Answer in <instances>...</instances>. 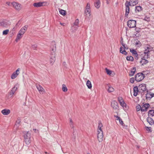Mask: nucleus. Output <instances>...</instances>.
<instances>
[{"label": "nucleus", "instance_id": "f257e3e1", "mask_svg": "<svg viewBox=\"0 0 154 154\" xmlns=\"http://www.w3.org/2000/svg\"><path fill=\"white\" fill-rule=\"evenodd\" d=\"M138 0H131L130 2L127 1L125 2V3L126 8L125 13V17H127L130 11L129 6H133L136 5L138 3Z\"/></svg>", "mask_w": 154, "mask_h": 154}, {"label": "nucleus", "instance_id": "f03ea898", "mask_svg": "<svg viewBox=\"0 0 154 154\" xmlns=\"http://www.w3.org/2000/svg\"><path fill=\"white\" fill-rule=\"evenodd\" d=\"M31 133L29 132H25L24 135V141L26 144H29L31 142Z\"/></svg>", "mask_w": 154, "mask_h": 154}, {"label": "nucleus", "instance_id": "7ed1b4c3", "mask_svg": "<svg viewBox=\"0 0 154 154\" xmlns=\"http://www.w3.org/2000/svg\"><path fill=\"white\" fill-rule=\"evenodd\" d=\"M111 106L115 112L118 114L119 110V106L118 103L115 100H112L111 103Z\"/></svg>", "mask_w": 154, "mask_h": 154}, {"label": "nucleus", "instance_id": "20e7f679", "mask_svg": "<svg viewBox=\"0 0 154 154\" xmlns=\"http://www.w3.org/2000/svg\"><path fill=\"white\" fill-rule=\"evenodd\" d=\"M118 100L119 102L120 105L123 107L124 110H127L128 109V106L126 103L124 102L123 98L121 97H119L118 98Z\"/></svg>", "mask_w": 154, "mask_h": 154}, {"label": "nucleus", "instance_id": "39448f33", "mask_svg": "<svg viewBox=\"0 0 154 154\" xmlns=\"http://www.w3.org/2000/svg\"><path fill=\"white\" fill-rule=\"evenodd\" d=\"M144 78V75L142 73H138L136 75L135 77V80L139 82L142 80Z\"/></svg>", "mask_w": 154, "mask_h": 154}, {"label": "nucleus", "instance_id": "423d86ee", "mask_svg": "<svg viewBox=\"0 0 154 154\" xmlns=\"http://www.w3.org/2000/svg\"><path fill=\"white\" fill-rule=\"evenodd\" d=\"M136 22L133 20H130L127 22V24L128 27L130 28L135 27L136 26Z\"/></svg>", "mask_w": 154, "mask_h": 154}, {"label": "nucleus", "instance_id": "0eeeda50", "mask_svg": "<svg viewBox=\"0 0 154 154\" xmlns=\"http://www.w3.org/2000/svg\"><path fill=\"white\" fill-rule=\"evenodd\" d=\"M47 3V2H40L34 3L33 4V5L35 7L38 8L42 6H46Z\"/></svg>", "mask_w": 154, "mask_h": 154}, {"label": "nucleus", "instance_id": "6e6552de", "mask_svg": "<svg viewBox=\"0 0 154 154\" xmlns=\"http://www.w3.org/2000/svg\"><path fill=\"white\" fill-rule=\"evenodd\" d=\"M97 140L99 142H101L103 138V132H97Z\"/></svg>", "mask_w": 154, "mask_h": 154}, {"label": "nucleus", "instance_id": "1a4fd4ad", "mask_svg": "<svg viewBox=\"0 0 154 154\" xmlns=\"http://www.w3.org/2000/svg\"><path fill=\"white\" fill-rule=\"evenodd\" d=\"M12 6L16 10L18 11H20L22 8L21 5L20 4L15 2H13Z\"/></svg>", "mask_w": 154, "mask_h": 154}, {"label": "nucleus", "instance_id": "9d476101", "mask_svg": "<svg viewBox=\"0 0 154 154\" xmlns=\"http://www.w3.org/2000/svg\"><path fill=\"white\" fill-rule=\"evenodd\" d=\"M20 69L19 68H18L16 71L14 72L11 75V78L12 79H14L16 78L19 75L20 73Z\"/></svg>", "mask_w": 154, "mask_h": 154}, {"label": "nucleus", "instance_id": "9b49d317", "mask_svg": "<svg viewBox=\"0 0 154 154\" xmlns=\"http://www.w3.org/2000/svg\"><path fill=\"white\" fill-rule=\"evenodd\" d=\"M103 126L102 123L101 122H99L98 125L97 132H103Z\"/></svg>", "mask_w": 154, "mask_h": 154}, {"label": "nucleus", "instance_id": "f8f14e48", "mask_svg": "<svg viewBox=\"0 0 154 154\" xmlns=\"http://www.w3.org/2000/svg\"><path fill=\"white\" fill-rule=\"evenodd\" d=\"M28 26L27 25H25L21 29L19 30L18 32L20 33L21 34L23 35L24 33L26 31Z\"/></svg>", "mask_w": 154, "mask_h": 154}, {"label": "nucleus", "instance_id": "ddd939ff", "mask_svg": "<svg viewBox=\"0 0 154 154\" xmlns=\"http://www.w3.org/2000/svg\"><path fill=\"white\" fill-rule=\"evenodd\" d=\"M150 105L149 103H146L144 104L142 107L141 111L144 112L147 110L148 108L149 107Z\"/></svg>", "mask_w": 154, "mask_h": 154}, {"label": "nucleus", "instance_id": "4468645a", "mask_svg": "<svg viewBox=\"0 0 154 154\" xmlns=\"http://www.w3.org/2000/svg\"><path fill=\"white\" fill-rule=\"evenodd\" d=\"M55 54H52L50 60V63L52 65L55 62Z\"/></svg>", "mask_w": 154, "mask_h": 154}, {"label": "nucleus", "instance_id": "2eb2a0df", "mask_svg": "<svg viewBox=\"0 0 154 154\" xmlns=\"http://www.w3.org/2000/svg\"><path fill=\"white\" fill-rule=\"evenodd\" d=\"M139 89L144 91L147 90L146 85L145 84H142L139 85Z\"/></svg>", "mask_w": 154, "mask_h": 154}, {"label": "nucleus", "instance_id": "dca6fc26", "mask_svg": "<svg viewBox=\"0 0 154 154\" xmlns=\"http://www.w3.org/2000/svg\"><path fill=\"white\" fill-rule=\"evenodd\" d=\"M10 112L11 111L9 109H4L2 111V113L4 115H8Z\"/></svg>", "mask_w": 154, "mask_h": 154}, {"label": "nucleus", "instance_id": "f3484780", "mask_svg": "<svg viewBox=\"0 0 154 154\" xmlns=\"http://www.w3.org/2000/svg\"><path fill=\"white\" fill-rule=\"evenodd\" d=\"M36 88L38 90L40 93H43L44 92H45V90L40 85H37Z\"/></svg>", "mask_w": 154, "mask_h": 154}, {"label": "nucleus", "instance_id": "a211bd4d", "mask_svg": "<svg viewBox=\"0 0 154 154\" xmlns=\"http://www.w3.org/2000/svg\"><path fill=\"white\" fill-rule=\"evenodd\" d=\"M146 59L141 57V60L140 61V63L141 64V65H145L148 62V60Z\"/></svg>", "mask_w": 154, "mask_h": 154}, {"label": "nucleus", "instance_id": "6ab92c4d", "mask_svg": "<svg viewBox=\"0 0 154 154\" xmlns=\"http://www.w3.org/2000/svg\"><path fill=\"white\" fill-rule=\"evenodd\" d=\"M114 117L116 118V119L119 122V123L121 125H123L124 123L123 121H122V119L118 116L114 115Z\"/></svg>", "mask_w": 154, "mask_h": 154}, {"label": "nucleus", "instance_id": "aec40b11", "mask_svg": "<svg viewBox=\"0 0 154 154\" xmlns=\"http://www.w3.org/2000/svg\"><path fill=\"white\" fill-rule=\"evenodd\" d=\"M154 97V94L152 93H148L146 94V98L151 99Z\"/></svg>", "mask_w": 154, "mask_h": 154}, {"label": "nucleus", "instance_id": "412c9836", "mask_svg": "<svg viewBox=\"0 0 154 154\" xmlns=\"http://www.w3.org/2000/svg\"><path fill=\"white\" fill-rule=\"evenodd\" d=\"M136 71V69L135 67L133 68L129 72V75L132 76H133L135 74Z\"/></svg>", "mask_w": 154, "mask_h": 154}, {"label": "nucleus", "instance_id": "4be33fe9", "mask_svg": "<svg viewBox=\"0 0 154 154\" xmlns=\"http://www.w3.org/2000/svg\"><path fill=\"white\" fill-rule=\"evenodd\" d=\"M134 96H136L138 93V87L135 86L134 88Z\"/></svg>", "mask_w": 154, "mask_h": 154}, {"label": "nucleus", "instance_id": "5701e85b", "mask_svg": "<svg viewBox=\"0 0 154 154\" xmlns=\"http://www.w3.org/2000/svg\"><path fill=\"white\" fill-rule=\"evenodd\" d=\"M100 2L99 0H96L94 5L97 8H99L100 6Z\"/></svg>", "mask_w": 154, "mask_h": 154}, {"label": "nucleus", "instance_id": "b1692460", "mask_svg": "<svg viewBox=\"0 0 154 154\" xmlns=\"http://www.w3.org/2000/svg\"><path fill=\"white\" fill-rule=\"evenodd\" d=\"M107 91L109 93L113 92L114 91V89L110 85H108V88L107 89Z\"/></svg>", "mask_w": 154, "mask_h": 154}, {"label": "nucleus", "instance_id": "393cba45", "mask_svg": "<svg viewBox=\"0 0 154 154\" xmlns=\"http://www.w3.org/2000/svg\"><path fill=\"white\" fill-rule=\"evenodd\" d=\"M1 25L3 27H7L8 26L7 21L6 20H4L1 23Z\"/></svg>", "mask_w": 154, "mask_h": 154}, {"label": "nucleus", "instance_id": "a878e982", "mask_svg": "<svg viewBox=\"0 0 154 154\" xmlns=\"http://www.w3.org/2000/svg\"><path fill=\"white\" fill-rule=\"evenodd\" d=\"M125 49H126V48H124L123 47H121L120 48V51L121 53L125 55H126L127 54V53L125 50Z\"/></svg>", "mask_w": 154, "mask_h": 154}, {"label": "nucleus", "instance_id": "bb28decb", "mask_svg": "<svg viewBox=\"0 0 154 154\" xmlns=\"http://www.w3.org/2000/svg\"><path fill=\"white\" fill-rule=\"evenodd\" d=\"M69 126L72 129H74V124L73 123V121L72 120V119L71 118H70L69 119Z\"/></svg>", "mask_w": 154, "mask_h": 154}, {"label": "nucleus", "instance_id": "cd10ccee", "mask_svg": "<svg viewBox=\"0 0 154 154\" xmlns=\"http://www.w3.org/2000/svg\"><path fill=\"white\" fill-rule=\"evenodd\" d=\"M23 35L21 34L20 33L18 32L17 34V38L15 39V41L16 42H17L22 38Z\"/></svg>", "mask_w": 154, "mask_h": 154}, {"label": "nucleus", "instance_id": "c85d7f7f", "mask_svg": "<svg viewBox=\"0 0 154 154\" xmlns=\"http://www.w3.org/2000/svg\"><path fill=\"white\" fill-rule=\"evenodd\" d=\"M148 116L149 117H152L154 116V110H151L149 111Z\"/></svg>", "mask_w": 154, "mask_h": 154}, {"label": "nucleus", "instance_id": "c756f323", "mask_svg": "<svg viewBox=\"0 0 154 154\" xmlns=\"http://www.w3.org/2000/svg\"><path fill=\"white\" fill-rule=\"evenodd\" d=\"M142 10V8L140 6H136L135 8V11L136 13L139 12Z\"/></svg>", "mask_w": 154, "mask_h": 154}, {"label": "nucleus", "instance_id": "7c9ffc66", "mask_svg": "<svg viewBox=\"0 0 154 154\" xmlns=\"http://www.w3.org/2000/svg\"><path fill=\"white\" fill-rule=\"evenodd\" d=\"M18 87V85L17 84H16L13 88H12V94H13L15 91H16L17 89V87Z\"/></svg>", "mask_w": 154, "mask_h": 154}, {"label": "nucleus", "instance_id": "2f4dec72", "mask_svg": "<svg viewBox=\"0 0 154 154\" xmlns=\"http://www.w3.org/2000/svg\"><path fill=\"white\" fill-rule=\"evenodd\" d=\"M149 57V54H148L143 53L141 54V57L145 59H147Z\"/></svg>", "mask_w": 154, "mask_h": 154}, {"label": "nucleus", "instance_id": "473e14b6", "mask_svg": "<svg viewBox=\"0 0 154 154\" xmlns=\"http://www.w3.org/2000/svg\"><path fill=\"white\" fill-rule=\"evenodd\" d=\"M86 85L89 89H91L92 88V86L91 82L89 80H88L87 82Z\"/></svg>", "mask_w": 154, "mask_h": 154}, {"label": "nucleus", "instance_id": "72a5a7b5", "mask_svg": "<svg viewBox=\"0 0 154 154\" xmlns=\"http://www.w3.org/2000/svg\"><path fill=\"white\" fill-rule=\"evenodd\" d=\"M19 25V23H17L15 25V26L12 29L11 32H12V33H13L14 31H15L18 27Z\"/></svg>", "mask_w": 154, "mask_h": 154}, {"label": "nucleus", "instance_id": "f704fd0d", "mask_svg": "<svg viewBox=\"0 0 154 154\" xmlns=\"http://www.w3.org/2000/svg\"><path fill=\"white\" fill-rule=\"evenodd\" d=\"M150 46L148 45L147 47L146 48V49H145L144 51V52L143 53H144V54H149V53L150 52Z\"/></svg>", "mask_w": 154, "mask_h": 154}, {"label": "nucleus", "instance_id": "c9c22d12", "mask_svg": "<svg viewBox=\"0 0 154 154\" xmlns=\"http://www.w3.org/2000/svg\"><path fill=\"white\" fill-rule=\"evenodd\" d=\"M62 89L63 91L64 92H66L68 90L66 85L64 84H63L62 85Z\"/></svg>", "mask_w": 154, "mask_h": 154}, {"label": "nucleus", "instance_id": "e433bc0d", "mask_svg": "<svg viewBox=\"0 0 154 154\" xmlns=\"http://www.w3.org/2000/svg\"><path fill=\"white\" fill-rule=\"evenodd\" d=\"M59 12H60V13L63 16H65L66 14V11L65 10H63L61 9V10H60L59 11Z\"/></svg>", "mask_w": 154, "mask_h": 154}, {"label": "nucleus", "instance_id": "4c0bfd02", "mask_svg": "<svg viewBox=\"0 0 154 154\" xmlns=\"http://www.w3.org/2000/svg\"><path fill=\"white\" fill-rule=\"evenodd\" d=\"M127 60L132 61L134 60L133 57L131 56H127L126 57Z\"/></svg>", "mask_w": 154, "mask_h": 154}, {"label": "nucleus", "instance_id": "58836bf2", "mask_svg": "<svg viewBox=\"0 0 154 154\" xmlns=\"http://www.w3.org/2000/svg\"><path fill=\"white\" fill-rule=\"evenodd\" d=\"M79 23V20L78 19H76L75 21V22L74 23V24L73 26L72 27V28H73L75 26L76 27L77 26Z\"/></svg>", "mask_w": 154, "mask_h": 154}, {"label": "nucleus", "instance_id": "ea45409f", "mask_svg": "<svg viewBox=\"0 0 154 154\" xmlns=\"http://www.w3.org/2000/svg\"><path fill=\"white\" fill-rule=\"evenodd\" d=\"M85 12L86 15L89 14V15H90L91 10L85 9Z\"/></svg>", "mask_w": 154, "mask_h": 154}, {"label": "nucleus", "instance_id": "a19ab883", "mask_svg": "<svg viewBox=\"0 0 154 154\" xmlns=\"http://www.w3.org/2000/svg\"><path fill=\"white\" fill-rule=\"evenodd\" d=\"M120 43L122 45L123 47L124 48H126V49H128V48L127 46L125 45L123 43L122 39V40L121 41Z\"/></svg>", "mask_w": 154, "mask_h": 154}, {"label": "nucleus", "instance_id": "79ce46f5", "mask_svg": "<svg viewBox=\"0 0 154 154\" xmlns=\"http://www.w3.org/2000/svg\"><path fill=\"white\" fill-rule=\"evenodd\" d=\"M105 70L107 74L110 75L112 74V71H111L107 69V68L105 69Z\"/></svg>", "mask_w": 154, "mask_h": 154}, {"label": "nucleus", "instance_id": "37998d69", "mask_svg": "<svg viewBox=\"0 0 154 154\" xmlns=\"http://www.w3.org/2000/svg\"><path fill=\"white\" fill-rule=\"evenodd\" d=\"M9 32V30L8 29H6L3 32L2 34L4 35H6Z\"/></svg>", "mask_w": 154, "mask_h": 154}, {"label": "nucleus", "instance_id": "c03bdc74", "mask_svg": "<svg viewBox=\"0 0 154 154\" xmlns=\"http://www.w3.org/2000/svg\"><path fill=\"white\" fill-rule=\"evenodd\" d=\"M130 51L132 54H137V52L134 49H130Z\"/></svg>", "mask_w": 154, "mask_h": 154}, {"label": "nucleus", "instance_id": "a18cd8bd", "mask_svg": "<svg viewBox=\"0 0 154 154\" xmlns=\"http://www.w3.org/2000/svg\"><path fill=\"white\" fill-rule=\"evenodd\" d=\"M141 107L139 105L136 106V110L137 111H139L140 109L141 110Z\"/></svg>", "mask_w": 154, "mask_h": 154}, {"label": "nucleus", "instance_id": "49530a36", "mask_svg": "<svg viewBox=\"0 0 154 154\" xmlns=\"http://www.w3.org/2000/svg\"><path fill=\"white\" fill-rule=\"evenodd\" d=\"M7 5L10 6H13V2H7L6 3Z\"/></svg>", "mask_w": 154, "mask_h": 154}, {"label": "nucleus", "instance_id": "de8ad7c7", "mask_svg": "<svg viewBox=\"0 0 154 154\" xmlns=\"http://www.w3.org/2000/svg\"><path fill=\"white\" fill-rule=\"evenodd\" d=\"M86 9L90 10V5L89 3H87L86 7Z\"/></svg>", "mask_w": 154, "mask_h": 154}, {"label": "nucleus", "instance_id": "09e8293b", "mask_svg": "<svg viewBox=\"0 0 154 154\" xmlns=\"http://www.w3.org/2000/svg\"><path fill=\"white\" fill-rule=\"evenodd\" d=\"M130 82L131 83H133L134 82V78H131L130 80Z\"/></svg>", "mask_w": 154, "mask_h": 154}, {"label": "nucleus", "instance_id": "8fccbe9b", "mask_svg": "<svg viewBox=\"0 0 154 154\" xmlns=\"http://www.w3.org/2000/svg\"><path fill=\"white\" fill-rule=\"evenodd\" d=\"M144 20L149 21L150 20L149 17H145L144 19Z\"/></svg>", "mask_w": 154, "mask_h": 154}, {"label": "nucleus", "instance_id": "3c124183", "mask_svg": "<svg viewBox=\"0 0 154 154\" xmlns=\"http://www.w3.org/2000/svg\"><path fill=\"white\" fill-rule=\"evenodd\" d=\"M135 44L138 46H140L141 45V43L139 41L137 42L136 43H135Z\"/></svg>", "mask_w": 154, "mask_h": 154}, {"label": "nucleus", "instance_id": "603ef678", "mask_svg": "<svg viewBox=\"0 0 154 154\" xmlns=\"http://www.w3.org/2000/svg\"><path fill=\"white\" fill-rule=\"evenodd\" d=\"M52 51H53V52L52 54L55 53V52L56 51V46L54 47L53 48H52Z\"/></svg>", "mask_w": 154, "mask_h": 154}, {"label": "nucleus", "instance_id": "864d4df0", "mask_svg": "<svg viewBox=\"0 0 154 154\" xmlns=\"http://www.w3.org/2000/svg\"><path fill=\"white\" fill-rule=\"evenodd\" d=\"M151 127H146V130L148 131H149L151 130Z\"/></svg>", "mask_w": 154, "mask_h": 154}, {"label": "nucleus", "instance_id": "5fc2aeb1", "mask_svg": "<svg viewBox=\"0 0 154 154\" xmlns=\"http://www.w3.org/2000/svg\"><path fill=\"white\" fill-rule=\"evenodd\" d=\"M147 121L149 122H151L152 121V119L150 117L148 118L147 119Z\"/></svg>", "mask_w": 154, "mask_h": 154}, {"label": "nucleus", "instance_id": "6e6d98bb", "mask_svg": "<svg viewBox=\"0 0 154 154\" xmlns=\"http://www.w3.org/2000/svg\"><path fill=\"white\" fill-rule=\"evenodd\" d=\"M135 58L136 59H138V54H135Z\"/></svg>", "mask_w": 154, "mask_h": 154}, {"label": "nucleus", "instance_id": "4d7b16f0", "mask_svg": "<svg viewBox=\"0 0 154 154\" xmlns=\"http://www.w3.org/2000/svg\"><path fill=\"white\" fill-rule=\"evenodd\" d=\"M32 48L34 50H36V47L35 45H33L32 46Z\"/></svg>", "mask_w": 154, "mask_h": 154}, {"label": "nucleus", "instance_id": "13d9d810", "mask_svg": "<svg viewBox=\"0 0 154 154\" xmlns=\"http://www.w3.org/2000/svg\"><path fill=\"white\" fill-rule=\"evenodd\" d=\"M33 130L34 131V132L35 133L38 132V130L36 129H33Z\"/></svg>", "mask_w": 154, "mask_h": 154}, {"label": "nucleus", "instance_id": "bf43d9fd", "mask_svg": "<svg viewBox=\"0 0 154 154\" xmlns=\"http://www.w3.org/2000/svg\"><path fill=\"white\" fill-rule=\"evenodd\" d=\"M60 24L61 25L63 26H65V24L64 23H60Z\"/></svg>", "mask_w": 154, "mask_h": 154}, {"label": "nucleus", "instance_id": "052dcab7", "mask_svg": "<svg viewBox=\"0 0 154 154\" xmlns=\"http://www.w3.org/2000/svg\"><path fill=\"white\" fill-rule=\"evenodd\" d=\"M10 95H13V94H12V91L10 92Z\"/></svg>", "mask_w": 154, "mask_h": 154}, {"label": "nucleus", "instance_id": "680f3d73", "mask_svg": "<svg viewBox=\"0 0 154 154\" xmlns=\"http://www.w3.org/2000/svg\"><path fill=\"white\" fill-rule=\"evenodd\" d=\"M107 4H108V3H109L108 1H107Z\"/></svg>", "mask_w": 154, "mask_h": 154}, {"label": "nucleus", "instance_id": "e2e57ef3", "mask_svg": "<svg viewBox=\"0 0 154 154\" xmlns=\"http://www.w3.org/2000/svg\"><path fill=\"white\" fill-rule=\"evenodd\" d=\"M87 154H90V153H87Z\"/></svg>", "mask_w": 154, "mask_h": 154}, {"label": "nucleus", "instance_id": "0e129e2a", "mask_svg": "<svg viewBox=\"0 0 154 154\" xmlns=\"http://www.w3.org/2000/svg\"><path fill=\"white\" fill-rule=\"evenodd\" d=\"M45 153H47V152H45Z\"/></svg>", "mask_w": 154, "mask_h": 154}]
</instances>
